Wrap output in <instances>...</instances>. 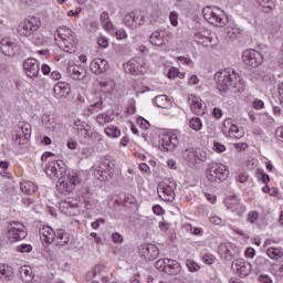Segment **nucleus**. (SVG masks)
<instances>
[{
    "label": "nucleus",
    "instance_id": "1a4fd4ad",
    "mask_svg": "<svg viewBox=\"0 0 283 283\" xmlns=\"http://www.w3.org/2000/svg\"><path fill=\"white\" fill-rule=\"evenodd\" d=\"M124 70L133 76H140V74H145V72H147V66H145L143 59L133 57L124 64Z\"/></svg>",
    "mask_w": 283,
    "mask_h": 283
},
{
    "label": "nucleus",
    "instance_id": "0eeeda50",
    "mask_svg": "<svg viewBox=\"0 0 283 283\" xmlns=\"http://www.w3.org/2000/svg\"><path fill=\"white\" fill-rule=\"evenodd\" d=\"M41 28V19L38 17H30L18 25L20 36H32Z\"/></svg>",
    "mask_w": 283,
    "mask_h": 283
},
{
    "label": "nucleus",
    "instance_id": "4468645a",
    "mask_svg": "<svg viewBox=\"0 0 283 283\" xmlns=\"http://www.w3.org/2000/svg\"><path fill=\"white\" fill-rule=\"evenodd\" d=\"M178 133L170 132L163 135L160 148L164 149V151H174L176 147H178Z\"/></svg>",
    "mask_w": 283,
    "mask_h": 283
},
{
    "label": "nucleus",
    "instance_id": "f8f14e48",
    "mask_svg": "<svg viewBox=\"0 0 283 283\" xmlns=\"http://www.w3.org/2000/svg\"><path fill=\"white\" fill-rule=\"evenodd\" d=\"M218 253L223 258V260L231 262L233 258H238V255H240V248L233 243H221L218 249Z\"/></svg>",
    "mask_w": 283,
    "mask_h": 283
},
{
    "label": "nucleus",
    "instance_id": "4be33fe9",
    "mask_svg": "<svg viewBox=\"0 0 283 283\" xmlns=\"http://www.w3.org/2000/svg\"><path fill=\"white\" fill-rule=\"evenodd\" d=\"M189 105L192 114H196L197 116H203L206 106L202 105V99L198 97H189Z\"/></svg>",
    "mask_w": 283,
    "mask_h": 283
},
{
    "label": "nucleus",
    "instance_id": "bb28decb",
    "mask_svg": "<svg viewBox=\"0 0 283 283\" xmlns=\"http://www.w3.org/2000/svg\"><path fill=\"white\" fill-rule=\"evenodd\" d=\"M149 42L156 48H163L164 45H167L165 42V34L160 33V31L153 32L149 38Z\"/></svg>",
    "mask_w": 283,
    "mask_h": 283
},
{
    "label": "nucleus",
    "instance_id": "338daca9",
    "mask_svg": "<svg viewBox=\"0 0 283 283\" xmlns=\"http://www.w3.org/2000/svg\"><path fill=\"white\" fill-rule=\"evenodd\" d=\"M90 140H103V137L98 132H91Z\"/></svg>",
    "mask_w": 283,
    "mask_h": 283
},
{
    "label": "nucleus",
    "instance_id": "b1692460",
    "mask_svg": "<svg viewBox=\"0 0 283 283\" xmlns=\"http://www.w3.org/2000/svg\"><path fill=\"white\" fill-rule=\"evenodd\" d=\"M182 271L180 263L176 260L168 259L164 273L167 275H178Z\"/></svg>",
    "mask_w": 283,
    "mask_h": 283
},
{
    "label": "nucleus",
    "instance_id": "603ef678",
    "mask_svg": "<svg viewBox=\"0 0 283 283\" xmlns=\"http://www.w3.org/2000/svg\"><path fill=\"white\" fill-rule=\"evenodd\" d=\"M228 209H230V211L237 212V213H240V211H244V207L240 203H230L228 206Z\"/></svg>",
    "mask_w": 283,
    "mask_h": 283
},
{
    "label": "nucleus",
    "instance_id": "ddd939ff",
    "mask_svg": "<svg viewBox=\"0 0 283 283\" xmlns=\"http://www.w3.org/2000/svg\"><path fill=\"white\" fill-rule=\"evenodd\" d=\"M138 253L146 262H151L160 255V250L155 244H143L138 248Z\"/></svg>",
    "mask_w": 283,
    "mask_h": 283
},
{
    "label": "nucleus",
    "instance_id": "6ab92c4d",
    "mask_svg": "<svg viewBox=\"0 0 283 283\" xmlns=\"http://www.w3.org/2000/svg\"><path fill=\"white\" fill-rule=\"evenodd\" d=\"M90 69L93 74H104V72L109 70V64L106 62V60L97 57L91 62Z\"/></svg>",
    "mask_w": 283,
    "mask_h": 283
},
{
    "label": "nucleus",
    "instance_id": "20e7f679",
    "mask_svg": "<svg viewBox=\"0 0 283 283\" xmlns=\"http://www.w3.org/2000/svg\"><path fill=\"white\" fill-rule=\"evenodd\" d=\"M115 169H116V160L112 159L111 156H106L102 158L95 171V177L99 179L102 182H105L109 180V178H114Z\"/></svg>",
    "mask_w": 283,
    "mask_h": 283
},
{
    "label": "nucleus",
    "instance_id": "412c9836",
    "mask_svg": "<svg viewBox=\"0 0 283 283\" xmlns=\"http://www.w3.org/2000/svg\"><path fill=\"white\" fill-rule=\"evenodd\" d=\"M124 24H126L130 30H136L143 25V18L138 20L135 12L127 13L124 17Z\"/></svg>",
    "mask_w": 283,
    "mask_h": 283
},
{
    "label": "nucleus",
    "instance_id": "a211bd4d",
    "mask_svg": "<svg viewBox=\"0 0 283 283\" xmlns=\"http://www.w3.org/2000/svg\"><path fill=\"white\" fill-rule=\"evenodd\" d=\"M55 98H67L72 92V85L67 82H59L53 87Z\"/></svg>",
    "mask_w": 283,
    "mask_h": 283
},
{
    "label": "nucleus",
    "instance_id": "7c9ffc66",
    "mask_svg": "<svg viewBox=\"0 0 283 283\" xmlns=\"http://www.w3.org/2000/svg\"><path fill=\"white\" fill-rule=\"evenodd\" d=\"M20 275L23 282H32L34 274H32V268L23 265L20 268Z\"/></svg>",
    "mask_w": 283,
    "mask_h": 283
},
{
    "label": "nucleus",
    "instance_id": "f03ea898",
    "mask_svg": "<svg viewBox=\"0 0 283 283\" xmlns=\"http://www.w3.org/2000/svg\"><path fill=\"white\" fill-rule=\"evenodd\" d=\"M214 81L220 92H239L247 90V82L235 70L224 69L214 74Z\"/></svg>",
    "mask_w": 283,
    "mask_h": 283
},
{
    "label": "nucleus",
    "instance_id": "c03bdc74",
    "mask_svg": "<svg viewBox=\"0 0 283 283\" xmlns=\"http://www.w3.org/2000/svg\"><path fill=\"white\" fill-rule=\"evenodd\" d=\"M1 52L4 54V56H12V54H14V43L7 46H1Z\"/></svg>",
    "mask_w": 283,
    "mask_h": 283
},
{
    "label": "nucleus",
    "instance_id": "39448f33",
    "mask_svg": "<svg viewBox=\"0 0 283 283\" xmlns=\"http://www.w3.org/2000/svg\"><path fill=\"white\" fill-rule=\"evenodd\" d=\"M7 238L9 242H19L28 238V229L19 221H13L7 227Z\"/></svg>",
    "mask_w": 283,
    "mask_h": 283
},
{
    "label": "nucleus",
    "instance_id": "f704fd0d",
    "mask_svg": "<svg viewBox=\"0 0 283 283\" xmlns=\"http://www.w3.org/2000/svg\"><path fill=\"white\" fill-rule=\"evenodd\" d=\"M99 19L104 30L109 31L112 30V28H114L112 21L109 20V13L107 11L102 12Z\"/></svg>",
    "mask_w": 283,
    "mask_h": 283
},
{
    "label": "nucleus",
    "instance_id": "3c124183",
    "mask_svg": "<svg viewBox=\"0 0 283 283\" xmlns=\"http://www.w3.org/2000/svg\"><path fill=\"white\" fill-rule=\"evenodd\" d=\"M167 260L169 259H160L155 263L156 269L158 271H163L165 273V269L167 268Z\"/></svg>",
    "mask_w": 283,
    "mask_h": 283
},
{
    "label": "nucleus",
    "instance_id": "72a5a7b5",
    "mask_svg": "<svg viewBox=\"0 0 283 283\" xmlns=\"http://www.w3.org/2000/svg\"><path fill=\"white\" fill-rule=\"evenodd\" d=\"M42 123L48 129H56V118L54 115L44 114L42 116Z\"/></svg>",
    "mask_w": 283,
    "mask_h": 283
},
{
    "label": "nucleus",
    "instance_id": "ea45409f",
    "mask_svg": "<svg viewBox=\"0 0 283 283\" xmlns=\"http://www.w3.org/2000/svg\"><path fill=\"white\" fill-rule=\"evenodd\" d=\"M112 120H114V118H112L107 113H102L96 116V123L101 126L107 125V123H112Z\"/></svg>",
    "mask_w": 283,
    "mask_h": 283
},
{
    "label": "nucleus",
    "instance_id": "c756f323",
    "mask_svg": "<svg viewBox=\"0 0 283 283\" xmlns=\"http://www.w3.org/2000/svg\"><path fill=\"white\" fill-rule=\"evenodd\" d=\"M181 154L186 163H189V165H196V148L188 147L185 150H182Z\"/></svg>",
    "mask_w": 283,
    "mask_h": 283
},
{
    "label": "nucleus",
    "instance_id": "2f4dec72",
    "mask_svg": "<svg viewBox=\"0 0 283 283\" xmlns=\"http://www.w3.org/2000/svg\"><path fill=\"white\" fill-rule=\"evenodd\" d=\"M14 276V271L11 266L0 264V280H12Z\"/></svg>",
    "mask_w": 283,
    "mask_h": 283
},
{
    "label": "nucleus",
    "instance_id": "6e6d98bb",
    "mask_svg": "<svg viewBox=\"0 0 283 283\" xmlns=\"http://www.w3.org/2000/svg\"><path fill=\"white\" fill-rule=\"evenodd\" d=\"M95 109H103V99H98L90 106V112H95Z\"/></svg>",
    "mask_w": 283,
    "mask_h": 283
},
{
    "label": "nucleus",
    "instance_id": "a18cd8bd",
    "mask_svg": "<svg viewBox=\"0 0 283 283\" xmlns=\"http://www.w3.org/2000/svg\"><path fill=\"white\" fill-rule=\"evenodd\" d=\"M255 266L264 269L269 264V260L264 256H258L254 261Z\"/></svg>",
    "mask_w": 283,
    "mask_h": 283
},
{
    "label": "nucleus",
    "instance_id": "aec40b11",
    "mask_svg": "<svg viewBox=\"0 0 283 283\" xmlns=\"http://www.w3.org/2000/svg\"><path fill=\"white\" fill-rule=\"evenodd\" d=\"M65 39H69L72 45H74V32L72 31V29L67 27H60L55 31V41H65Z\"/></svg>",
    "mask_w": 283,
    "mask_h": 283
},
{
    "label": "nucleus",
    "instance_id": "13d9d810",
    "mask_svg": "<svg viewBox=\"0 0 283 283\" xmlns=\"http://www.w3.org/2000/svg\"><path fill=\"white\" fill-rule=\"evenodd\" d=\"M259 281L261 283H273V280L271 279V276H269V274H261L259 276Z\"/></svg>",
    "mask_w": 283,
    "mask_h": 283
},
{
    "label": "nucleus",
    "instance_id": "0e129e2a",
    "mask_svg": "<svg viewBox=\"0 0 283 283\" xmlns=\"http://www.w3.org/2000/svg\"><path fill=\"white\" fill-rule=\"evenodd\" d=\"M202 262L205 264H213V256L209 254H203L202 255Z\"/></svg>",
    "mask_w": 283,
    "mask_h": 283
},
{
    "label": "nucleus",
    "instance_id": "cd10ccee",
    "mask_svg": "<svg viewBox=\"0 0 283 283\" xmlns=\"http://www.w3.org/2000/svg\"><path fill=\"white\" fill-rule=\"evenodd\" d=\"M36 189H39V187L32 181L20 182V191H22V193H25L27 196H32V193H36Z\"/></svg>",
    "mask_w": 283,
    "mask_h": 283
},
{
    "label": "nucleus",
    "instance_id": "a878e982",
    "mask_svg": "<svg viewBox=\"0 0 283 283\" xmlns=\"http://www.w3.org/2000/svg\"><path fill=\"white\" fill-rule=\"evenodd\" d=\"M54 242H56V244H59V247H65V245L70 244V233H67L63 229L56 230Z\"/></svg>",
    "mask_w": 283,
    "mask_h": 283
},
{
    "label": "nucleus",
    "instance_id": "4d7b16f0",
    "mask_svg": "<svg viewBox=\"0 0 283 283\" xmlns=\"http://www.w3.org/2000/svg\"><path fill=\"white\" fill-rule=\"evenodd\" d=\"M169 20L171 25H178V13H176V11L170 12Z\"/></svg>",
    "mask_w": 283,
    "mask_h": 283
},
{
    "label": "nucleus",
    "instance_id": "9b49d317",
    "mask_svg": "<svg viewBox=\"0 0 283 283\" xmlns=\"http://www.w3.org/2000/svg\"><path fill=\"white\" fill-rule=\"evenodd\" d=\"M231 269L235 275H239V277H248V275H251V272L253 271L251 263L244 259L234 260L232 262Z\"/></svg>",
    "mask_w": 283,
    "mask_h": 283
},
{
    "label": "nucleus",
    "instance_id": "f257e3e1",
    "mask_svg": "<svg viewBox=\"0 0 283 283\" xmlns=\"http://www.w3.org/2000/svg\"><path fill=\"white\" fill-rule=\"evenodd\" d=\"M45 174L49 178H57V191L62 196L72 193L78 185V175L76 172L67 174V166L63 160L50 161L45 168Z\"/></svg>",
    "mask_w": 283,
    "mask_h": 283
},
{
    "label": "nucleus",
    "instance_id": "a19ab883",
    "mask_svg": "<svg viewBox=\"0 0 283 283\" xmlns=\"http://www.w3.org/2000/svg\"><path fill=\"white\" fill-rule=\"evenodd\" d=\"M189 125L195 132H200V129H202V120L199 117H192Z\"/></svg>",
    "mask_w": 283,
    "mask_h": 283
},
{
    "label": "nucleus",
    "instance_id": "774afa93",
    "mask_svg": "<svg viewBox=\"0 0 283 283\" xmlns=\"http://www.w3.org/2000/svg\"><path fill=\"white\" fill-rule=\"evenodd\" d=\"M103 271V265H95L94 269L92 270V277L95 275H98Z\"/></svg>",
    "mask_w": 283,
    "mask_h": 283
},
{
    "label": "nucleus",
    "instance_id": "c85d7f7f",
    "mask_svg": "<svg viewBox=\"0 0 283 283\" xmlns=\"http://www.w3.org/2000/svg\"><path fill=\"white\" fill-rule=\"evenodd\" d=\"M155 105L157 107H160L161 109H169V106L171 105V99L167 97V95H157L154 99Z\"/></svg>",
    "mask_w": 283,
    "mask_h": 283
},
{
    "label": "nucleus",
    "instance_id": "f3484780",
    "mask_svg": "<svg viewBox=\"0 0 283 283\" xmlns=\"http://www.w3.org/2000/svg\"><path fill=\"white\" fill-rule=\"evenodd\" d=\"M223 127L224 129L229 127V130H228L229 138H234V140H238L244 136V130L240 129L238 125L233 124V119H226L223 122Z\"/></svg>",
    "mask_w": 283,
    "mask_h": 283
},
{
    "label": "nucleus",
    "instance_id": "423d86ee",
    "mask_svg": "<svg viewBox=\"0 0 283 283\" xmlns=\"http://www.w3.org/2000/svg\"><path fill=\"white\" fill-rule=\"evenodd\" d=\"M176 181L165 180L157 187V193L164 202H174L176 200Z\"/></svg>",
    "mask_w": 283,
    "mask_h": 283
},
{
    "label": "nucleus",
    "instance_id": "de8ad7c7",
    "mask_svg": "<svg viewBox=\"0 0 283 283\" xmlns=\"http://www.w3.org/2000/svg\"><path fill=\"white\" fill-rule=\"evenodd\" d=\"M260 213L258 211H251L248 213V222H250V224L258 223Z\"/></svg>",
    "mask_w": 283,
    "mask_h": 283
},
{
    "label": "nucleus",
    "instance_id": "e2e57ef3",
    "mask_svg": "<svg viewBox=\"0 0 283 283\" xmlns=\"http://www.w3.org/2000/svg\"><path fill=\"white\" fill-rule=\"evenodd\" d=\"M115 34L119 40L127 39V32L125 31V29L117 30Z\"/></svg>",
    "mask_w": 283,
    "mask_h": 283
},
{
    "label": "nucleus",
    "instance_id": "5701e85b",
    "mask_svg": "<svg viewBox=\"0 0 283 283\" xmlns=\"http://www.w3.org/2000/svg\"><path fill=\"white\" fill-rule=\"evenodd\" d=\"M67 72L73 81H83L85 78V71L76 64H70Z\"/></svg>",
    "mask_w": 283,
    "mask_h": 283
},
{
    "label": "nucleus",
    "instance_id": "58836bf2",
    "mask_svg": "<svg viewBox=\"0 0 283 283\" xmlns=\"http://www.w3.org/2000/svg\"><path fill=\"white\" fill-rule=\"evenodd\" d=\"M75 127L80 136H83V138H86L87 140H90V135L92 134V132H90V129H86L85 125L78 124V122H75Z\"/></svg>",
    "mask_w": 283,
    "mask_h": 283
},
{
    "label": "nucleus",
    "instance_id": "864d4df0",
    "mask_svg": "<svg viewBox=\"0 0 283 283\" xmlns=\"http://www.w3.org/2000/svg\"><path fill=\"white\" fill-rule=\"evenodd\" d=\"M213 147L218 154H222L223 151H227V146H224V144L220 142H213Z\"/></svg>",
    "mask_w": 283,
    "mask_h": 283
},
{
    "label": "nucleus",
    "instance_id": "4c0bfd02",
    "mask_svg": "<svg viewBox=\"0 0 283 283\" xmlns=\"http://www.w3.org/2000/svg\"><path fill=\"white\" fill-rule=\"evenodd\" d=\"M266 253L271 260H280V258H283V252L281 248H269L266 250Z\"/></svg>",
    "mask_w": 283,
    "mask_h": 283
},
{
    "label": "nucleus",
    "instance_id": "7ed1b4c3",
    "mask_svg": "<svg viewBox=\"0 0 283 283\" xmlns=\"http://www.w3.org/2000/svg\"><path fill=\"white\" fill-rule=\"evenodd\" d=\"M206 178L209 182H222L229 178V169L221 163L212 161L208 166Z\"/></svg>",
    "mask_w": 283,
    "mask_h": 283
},
{
    "label": "nucleus",
    "instance_id": "052dcab7",
    "mask_svg": "<svg viewBox=\"0 0 283 283\" xmlns=\"http://www.w3.org/2000/svg\"><path fill=\"white\" fill-rule=\"evenodd\" d=\"M212 116L217 120H220V118H222V109H220L218 107H214L213 111H212Z\"/></svg>",
    "mask_w": 283,
    "mask_h": 283
},
{
    "label": "nucleus",
    "instance_id": "bf43d9fd",
    "mask_svg": "<svg viewBox=\"0 0 283 283\" xmlns=\"http://www.w3.org/2000/svg\"><path fill=\"white\" fill-rule=\"evenodd\" d=\"M97 43H98L99 48H107V45H109V42L107 41V38H105V36L98 38Z\"/></svg>",
    "mask_w": 283,
    "mask_h": 283
},
{
    "label": "nucleus",
    "instance_id": "473e14b6",
    "mask_svg": "<svg viewBox=\"0 0 283 283\" xmlns=\"http://www.w3.org/2000/svg\"><path fill=\"white\" fill-rule=\"evenodd\" d=\"M259 6L262 8V12L269 13L275 10V1L273 0H256Z\"/></svg>",
    "mask_w": 283,
    "mask_h": 283
},
{
    "label": "nucleus",
    "instance_id": "c9c22d12",
    "mask_svg": "<svg viewBox=\"0 0 283 283\" xmlns=\"http://www.w3.org/2000/svg\"><path fill=\"white\" fill-rule=\"evenodd\" d=\"M106 136L108 138H119L120 137V129L114 125H109L104 129Z\"/></svg>",
    "mask_w": 283,
    "mask_h": 283
},
{
    "label": "nucleus",
    "instance_id": "49530a36",
    "mask_svg": "<svg viewBox=\"0 0 283 283\" xmlns=\"http://www.w3.org/2000/svg\"><path fill=\"white\" fill-rule=\"evenodd\" d=\"M186 266L190 271V273H196V271L200 270V265H198V263H196L193 260H188L186 262Z\"/></svg>",
    "mask_w": 283,
    "mask_h": 283
},
{
    "label": "nucleus",
    "instance_id": "e433bc0d",
    "mask_svg": "<svg viewBox=\"0 0 283 283\" xmlns=\"http://www.w3.org/2000/svg\"><path fill=\"white\" fill-rule=\"evenodd\" d=\"M84 203H85V209L92 210L96 209V205H98V201L92 197V195L86 193L84 196Z\"/></svg>",
    "mask_w": 283,
    "mask_h": 283
},
{
    "label": "nucleus",
    "instance_id": "69168bd1",
    "mask_svg": "<svg viewBox=\"0 0 283 283\" xmlns=\"http://www.w3.org/2000/svg\"><path fill=\"white\" fill-rule=\"evenodd\" d=\"M247 180H249V176H247L245 174H240L239 176H237V182H240L241 185H244Z\"/></svg>",
    "mask_w": 283,
    "mask_h": 283
},
{
    "label": "nucleus",
    "instance_id": "9d476101",
    "mask_svg": "<svg viewBox=\"0 0 283 283\" xmlns=\"http://www.w3.org/2000/svg\"><path fill=\"white\" fill-rule=\"evenodd\" d=\"M242 61L243 63H245V65H250V67H259L260 65H262V61H264V57H262V53L258 52L256 50L250 49L243 52Z\"/></svg>",
    "mask_w": 283,
    "mask_h": 283
},
{
    "label": "nucleus",
    "instance_id": "680f3d73",
    "mask_svg": "<svg viewBox=\"0 0 283 283\" xmlns=\"http://www.w3.org/2000/svg\"><path fill=\"white\" fill-rule=\"evenodd\" d=\"M112 240L113 242H115L116 244L123 242V234L118 233V232H115L113 233L112 235Z\"/></svg>",
    "mask_w": 283,
    "mask_h": 283
},
{
    "label": "nucleus",
    "instance_id": "5fc2aeb1",
    "mask_svg": "<svg viewBox=\"0 0 283 283\" xmlns=\"http://www.w3.org/2000/svg\"><path fill=\"white\" fill-rule=\"evenodd\" d=\"M137 125H139L142 129H149V122L143 117L137 118Z\"/></svg>",
    "mask_w": 283,
    "mask_h": 283
},
{
    "label": "nucleus",
    "instance_id": "37998d69",
    "mask_svg": "<svg viewBox=\"0 0 283 283\" xmlns=\"http://www.w3.org/2000/svg\"><path fill=\"white\" fill-rule=\"evenodd\" d=\"M205 160H207V153L195 149V165H198V163H205Z\"/></svg>",
    "mask_w": 283,
    "mask_h": 283
},
{
    "label": "nucleus",
    "instance_id": "2eb2a0df",
    "mask_svg": "<svg viewBox=\"0 0 283 283\" xmlns=\"http://www.w3.org/2000/svg\"><path fill=\"white\" fill-rule=\"evenodd\" d=\"M23 71L25 72L29 78H36L41 67L39 66V61L34 57H29L23 62Z\"/></svg>",
    "mask_w": 283,
    "mask_h": 283
},
{
    "label": "nucleus",
    "instance_id": "8fccbe9b",
    "mask_svg": "<svg viewBox=\"0 0 283 283\" xmlns=\"http://www.w3.org/2000/svg\"><path fill=\"white\" fill-rule=\"evenodd\" d=\"M19 132H23L25 138H30L32 136V127L30 126V124H23Z\"/></svg>",
    "mask_w": 283,
    "mask_h": 283
},
{
    "label": "nucleus",
    "instance_id": "dca6fc26",
    "mask_svg": "<svg viewBox=\"0 0 283 283\" xmlns=\"http://www.w3.org/2000/svg\"><path fill=\"white\" fill-rule=\"evenodd\" d=\"M39 233L40 240L44 242V244H52V242L56 240V231H54L50 226H42Z\"/></svg>",
    "mask_w": 283,
    "mask_h": 283
},
{
    "label": "nucleus",
    "instance_id": "09e8293b",
    "mask_svg": "<svg viewBox=\"0 0 283 283\" xmlns=\"http://www.w3.org/2000/svg\"><path fill=\"white\" fill-rule=\"evenodd\" d=\"M17 251H18V253H31L32 244L23 243L21 245H18Z\"/></svg>",
    "mask_w": 283,
    "mask_h": 283
},
{
    "label": "nucleus",
    "instance_id": "6e6552de",
    "mask_svg": "<svg viewBox=\"0 0 283 283\" xmlns=\"http://www.w3.org/2000/svg\"><path fill=\"white\" fill-rule=\"evenodd\" d=\"M203 17L208 23L216 25V28H224L229 23V17L220 9L209 11L208 13L205 12Z\"/></svg>",
    "mask_w": 283,
    "mask_h": 283
},
{
    "label": "nucleus",
    "instance_id": "79ce46f5",
    "mask_svg": "<svg viewBox=\"0 0 283 283\" xmlns=\"http://www.w3.org/2000/svg\"><path fill=\"white\" fill-rule=\"evenodd\" d=\"M29 138L30 137H25L23 132L18 130L15 138H14V143H15V145H25V143H28Z\"/></svg>",
    "mask_w": 283,
    "mask_h": 283
},
{
    "label": "nucleus",
    "instance_id": "393cba45",
    "mask_svg": "<svg viewBox=\"0 0 283 283\" xmlns=\"http://www.w3.org/2000/svg\"><path fill=\"white\" fill-rule=\"evenodd\" d=\"M76 45H78V40H76V35L74 34V44H72V41H70V38H66L65 40H61V43L59 46L64 52H67L69 54H72L73 52H76Z\"/></svg>",
    "mask_w": 283,
    "mask_h": 283
}]
</instances>
